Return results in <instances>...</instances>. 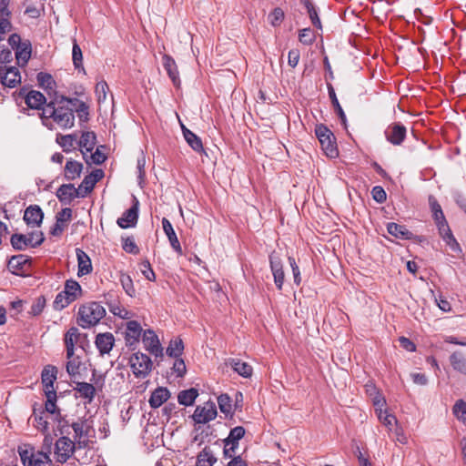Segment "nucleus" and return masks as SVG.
I'll use <instances>...</instances> for the list:
<instances>
[{"instance_id":"obj_9","label":"nucleus","mask_w":466,"mask_h":466,"mask_svg":"<svg viewBox=\"0 0 466 466\" xmlns=\"http://www.w3.org/2000/svg\"><path fill=\"white\" fill-rule=\"evenodd\" d=\"M388 142L393 146H400L407 136V128L400 122L390 124L384 131Z\"/></svg>"},{"instance_id":"obj_57","label":"nucleus","mask_w":466,"mask_h":466,"mask_svg":"<svg viewBox=\"0 0 466 466\" xmlns=\"http://www.w3.org/2000/svg\"><path fill=\"white\" fill-rule=\"evenodd\" d=\"M299 40L303 45L309 46L315 41V35L310 28H304L299 31Z\"/></svg>"},{"instance_id":"obj_27","label":"nucleus","mask_w":466,"mask_h":466,"mask_svg":"<svg viewBox=\"0 0 466 466\" xmlns=\"http://www.w3.org/2000/svg\"><path fill=\"white\" fill-rule=\"evenodd\" d=\"M170 397V392L167 388L158 387L152 393L149 398V405L153 409L160 407Z\"/></svg>"},{"instance_id":"obj_59","label":"nucleus","mask_w":466,"mask_h":466,"mask_svg":"<svg viewBox=\"0 0 466 466\" xmlns=\"http://www.w3.org/2000/svg\"><path fill=\"white\" fill-rule=\"evenodd\" d=\"M80 361L76 359H68L66 362V372L70 377H74L79 374Z\"/></svg>"},{"instance_id":"obj_42","label":"nucleus","mask_w":466,"mask_h":466,"mask_svg":"<svg viewBox=\"0 0 466 466\" xmlns=\"http://www.w3.org/2000/svg\"><path fill=\"white\" fill-rule=\"evenodd\" d=\"M36 80L40 87L46 91H53L56 88V81L48 73L40 72L36 76Z\"/></svg>"},{"instance_id":"obj_39","label":"nucleus","mask_w":466,"mask_h":466,"mask_svg":"<svg viewBox=\"0 0 466 466\" xmlns=\"http://www.w3.org/2000/svg\"><path fill=\"white\" fill-rule=\"evenodd\" d=\"M64 291L71 299H73V301L77 299L82 294L81 286L74 279H68L66 281Z\"/></svg>"},{"instance_id":"obj_32","label":"nucleus","mask_w":466,"mask_h":466,"mask_svg":"<svg viewBox=\"0 0 466 466\" xmlns=\"http://www.w3.org/2000/svg\"><path fill=\"white\" fill-rule=\"evenodd\" d=\"M96 137L94 132H83L78 142L79 147H81V151L83 153L84 158L86 159V153L92 152L96 146Z\"/></svg>"},{"instance_id":"obj_4","label":"nucleus","mask_w":466,"mask_h":466,"mask_svg":"<svg viewBox=\"0 0 466 466\" xmlns=\"http://www.w3.org/2000/svg\"><path fill=\"white\" fill-rule=\"evenodd\" d=\"M44 240L45 237L42 231H35L27 235L13 234L10 239L12 247L17 250H24L28 246L36 248L40 246Z\"/></svg>"},{"instance_id":"obj_24","label":"nucleus","mask_w":466,"mask_h":466,"mask_svg":"<svg viewBox=\"0 0 466 466\" xmlns=\"http://www.w3.org/2000/svg\"><path fill=\"white\" fill-rule=\"evenodd\" d=\"M57 370L55 366L47 365L44 368L41 374V380L44 387V392L46 390H55L54 382L56 380Z\"/></svg>"},{"instance_id":"obj_45","label":"nucleus","mask_w":466,"mask_h":466,"mask_svg":"<svg viewBox=\"0 0 466 466\" xmlns=\"http://www.w3.org/2000/svg\"><path fill=\"white\" fill-rule=\"evenodd\" d=\"M76 139L77 136L76 134H68L57 137L56 141L65 152H71L75 148Z\"/></svg>"},{"instance_id":"obj_49","label":"nucleus","mask_w":466,"mask_h":466,"mask_svg":"<svg viewBox=\"0 0 466 466\" xmlns=\"http://www.w3.org/2000/svg\"><path fill=\"white\" fill-rule=\"evenodd\" d=\"M452 412L466 426V401L458 400L452 408Z\"/></svg>"},{"instance_id":"obj_10","label":"nucleus","mask_w":466,"mask_h":466,"mask_svg":"<svg viewBox=\"0 0 466 466\" xmlns=\"http://www.w3.org/2000/svg\"><path fill=\"white\" fill-rule=\"evenodd\" d=\"M143 329L137 320H129L126 325L125 342L126 346L134 350L139 342Z\"/></svg>"},{"instance_id":"obj_63","label":"nucleus","mask_w":466,"mask_h":466,"mask_svg":"<svg viewBox=\"0 0 466 466\" xmlns=\"http://www.w3.org/2000/svg\"><path fill=\"white\" fill-rule=\"evenodd\" d=\"M373 199L378 203H383L387 198V194L383 187L376 186L371 190Z\"/></svg>"},{"instance_id":"obj_58","label":"nucleus","mask_w":466,"mask_h":466,"mask_svg":"<svg viewBox=\"0 0 466 466\" xmlns=\"http://www.w3.org/2000/svg\"><path fill=\"white\" fill-rule=\"evenodd\" d=\"M173 372L176 373L177 377L183 378L187 372L186 364L183 359L176 358L173 367Z\"/></svg>"},{"instance_id":"obj_31","label":"nucleus","mask_w":466,"mask_h":466,"mask_svg":"<svg viewBox=\"0 0 466 466\" xmlns=\"http://www.w3.org/2000/svg\"><path fill=\"white\" fill-rule=\"evenodd\" d=\"M83 170V164L73 159L66 161L65 166V178L68 181L75 180L80 177Z\"/></svg>"},{"instance_id":"obj_53","label":"nucleus","mask_w":466,"mask_h":466,"mask_svg":"<svg viewBox=\"0 0 466 466\" xmlns=\"http://www.w3.org/2000/svg\"><path fill=\"white\" fill-rule=\"evenodd\" d=\"M109 310L113 315L117 316L123 319H128L131 317L130 312L118 303L109 304Z\"/></svg>"},{"instance_id":"obj_36","label":"nucleus","mask_w":466,"mask_h":466,"mask_svg":"<svg viewBox=\"0 0 466 466\" xmlns=\"http://www.w3.org/2000/svg\"><path fill=\"white\" fill-rule=\"evenodd\" d=\"M198 396V390L191 388L189 390L180 391L177 396V401L180 405L191 406L195 402Z\"/></svg>"},{"instance_id":"obj_30","label":"nucleus","mask_w":466,"mask_h":466,"mask_svg":"<svg viewBox=\"0 0 466 466\" xmlns=\"http://www.w3.org/2000/svg\"><path fill=\"white\" fill-rule=\"evenodd\" d=\"M450 364L452 369L463 375H466V354L461 350H456L451 354Z\"/></svg>"},{"instance_id":"obj_26","label":"nucleus","mask_w":466,"mask_h":466,"mask_svg":"<svg viewBox=\"0 0 466 466\" xmlns=\"http://www.w3.org/2000/svg\"><path fill=\"white\" fill-rule=\"evenodd\" d=\"M76 253L78 263L77 275L81 277L91 273L92 264L89 256L81 248H76Z\"/></svg>"},{"instance_id":"obj_46","label":"nucleus","mask_w":466,"mask_h":466,"mask_svg":"<svg viewBox=\"0 0 466 466\" xmlns=\"http://www.w3.org/2000/svg\"><path fill=\"white\" fill-rule=\"evenodd\" d=\"M10 15L11 12L8 6H5V10H4L3 6H0V40L3 39V35L11 28Z\"/></svg>"},{"instance_id":"obj_1","label":"nucleus","mask_w":466,"mask_h":466,"mask_svg":"<svg viewBox=\"0 0 466 466\" xmlns=\"http://www.w3.org/2000/svg\"><path fill=\"white\" fill-rule=\"evenodd\" d=\"M77 98L61 96L47 103L41 111L42 123L50 130L56 128L68 129L74 127L75 115L71 106H76Z\"/></svg>"},{"instance_id":"obj_6","label":"nucleus","mask_w":466,"mask_h":466,"mask_svg":"<svg viewBox=\"0 0 466 466\" xmlns=\"http://www.w3.org/2000/svg\"><path fill=\"white\" fill-rule=\"evenodd\" d=\"M130 366L137 378H146L151 371L153 363L145 353L136 352L130 357Z\"/></svg>"},{"instance_id":"obj_19","label":"nucleus","mask_w":466,"mask_h":466,"mask_svg":"<svg viewBox=\"0 0 466 466\" xmlns=\"http://www.w3.org/2000/svg\"><path fill=\"white\" fill-rule=\"evenodd\" d=\"M44 218V212L38 205H30L25 210L24 220L28 226L39 227Z\"/></svg>"},{"instance_id":"obj_54","label":"nucleus","mask_w":466,"mask_h":466,"mask_svg":"<svg viewBox=\"0 0 466 466\" xmlns=\"http://www.w3.org/2000/svg\"><path fill=\"white\" fill-rule=\"evenodd\" d=\"M76 111L77 113V117L80 122H86L89 119V107L88 106L83 102L79 101L76 102Z\"/></svg>"},{"instance_id":"obj_37","label":"nucleus","mask_w":466,"mask_h":466,"mask_svg":"<svg viewBox=\"0 0 466 466\" xmlns=\"http://www.w3.org/2000/svg\"><path fill=\"white\" fill-rule=\"evenodd\" d=\"M300 3L305 6L307 9L309 17L312 23V25L317 27L318 29L322 28L321 21L319 17V13L315 5L309 1V0H299Z\"/></svg>"},{"instance_id":"obj_22","label":"nucleus","mask_w":466,"mask_h":466,"mask_svg":"<svg viewBox=\"0 0 466 466\" xmlns=\"http://www.w3.org/2000/svg\"><path fill=\"white\" fill-rule=\"evenodd\" d=\"M162 227H163V230H164L165 234L167 235V237L169 240V243H170L172 248L178 255H182L183 252H182L180 243L178 241L176 232L173 228L172 224L170 223V221L167 218H162Z\"/></svg>"},{"instance_id":"obj_50","label":"nucleus","mask_w":466,"mask_h":466,"mask_svg":"<svg viewBox=\"0 0 466 466\" xmlns=\"http://www.w3.org/2000/svg\"><path fill=\"white\" fill-rule=\"evenodd\" d=\"M72 60H73L74 66L76 69H80V68L84 69L82 50L76 39H74V42H73Z\"/></svg>"},{"instance_id":"obj_38","label":"nucleus","mask_w":466,"mask_h":466,"mask_svg":"<svg viewBox=\"0 0 466 466\" xmlns=\"http://www.w3.org/2000/svg\"><path fill=\"white\" fill-rule=\"evenodd\" d=\"M216 462L217 458L208 447H205L197 457V466H213Z\"/></svg>"},{"instance_id":"obj_8","label":"nucleus","mask_w":466,"mask_h":466,"mask_svg":"<svg viewBox=\"0 0 466 466\" xmlns=\"http://www.w3.org/2000/svg\"><path fill=\"white\" fill-rule=\"evenodd\" d=\"M245 429L242 426H237L230 430L228 436L224 440V456L231 458L235 455L236 449L238 447V441L245 435Z\"/></svg>"},{"instance_id":"obj_17","label":"nucleus","mask_w":466,"mask_h":466,"mask_svg":"<svg viewBox=\"0 0 466 466\" xmlns=\"http://www.w3.org/2000/svg\"><path fill=\"white\" fill-rule=\"evenodd\" d=\"M56 197L62 204L69 205L76 198H85V194L73 184H63L58 187Z\"/></svg>"},{"instance_id":"obj_33","label":"nucleus","mask_w":466,"mask_h":466,"mask_svg":"<svg viewBox=\"0 0 466 466\" xmlns=\"http://www.w3.org/2000/svg\"><path fill=\"white\" fill-rule=\"evenodd\" d=\"M31 43L26 40L23 41V44L15 49V58L19 65L25 66L27 64L31 56Z\"/></svg>"},{"instance_id":"obj_43","label":"nucleus","mask_w":466,"mask_h":466,"mask_svg":"<svg viewBox=\"0 0 466 466\" xmlns=\"http://www.w3.org/2000/svg\"><path fill=\"white\" fill-rule=\"evenodd\" d=\"M185 140L188 146L196 152L200 153L204 151L203 144L199 137L190 130L185 131Z\"/></svg>"},{"instance_id":"obj_2","label":"nucleus","mask_w":466,"mask_h":466,"mask_svg":"<svg viewBox=\"0 0 466 466\" xmlns=\"http://www.w3.org/2000/svg\"><path fill=\"white\" fill-rule=\"evenodd\" d=\"M105 315V308L98 302L91 301L79 308L77 324L83 329H89L96 326Z\"/></svg>"},{"instance_id":"obj_11","label":"nucleus","mask_w":466,"mask_h":466,"mask_svg":"<svg viewBox=\"0 0 466 466\" xmlns=\"http://www.w3.org/2000/svg\"><path fill=\"white\" fill-rule=\"evenodd\" d=\"M270 269L274 278V283L279 290H282L285 281L283 263L279 255L273 251L269 255Z\"/></svg>"},{"instance_id":"obj_23","label":"nucleus","mask_w":466,"mask_h":466,"mask_svg":"<svg viewBox=\"0 0 466 466\" xmlns=\"http://www.w3.org/2000/svg\"><path fill=\"white\" fill-rule=\"evenodd\" d=\"M74 390L78 393L79 397L84 399L86 403L90 404L96 395V388L93 384L87 382H75Z\"/></svg>"},{"instance_id":"obj_13","label":"nucleus","mask_w":466,"mask_h":466,"mask_svg":"<svg viewBox=\"0 0 466 466\" xmlns=\"http://www.w3.org/2000/svg\"><path fill=\"white\" fill-rule=\"evenodd\" d=\"M75 432L74 441L77 444V448H86L88 444L87 438L89 436L90 425L87 420H81L71 424Z\"/></svg>"},{"instance_id":"obj_41","label":"nucleus","mask_w":466,"mask_h":466,"mask_svg":"<svg viewBox=\"0 0 466 466\" xmlns=\"http://www.w3.org/2000/svg\"><path fill=\"white\" fill-rule=\"evenodd\" d=\"M45 395L46 401L45 403V410L50 414H56L60 416V412L56 407V390H46Z\"/></svg>"},{"instance_id":"obj_21","label":"nucleus","mask_w":466,"mask_h":466,"mask_svg":"<svg viewBox=\"0 0 466 466\" xmlns=\"http://www.w3.org/2000/svg\"><path fill=\"white\" fill-rule=\"evenodd\" d=\"M162 64L172 83L178 86L180 85V78L175 60L169 55H164L162 56Z\"/></svg>"},{"instance_id":"obj_62","label":"nucleus","mask_w":466,"mask_h":466,"mask_svg":"<svg viewBox=\"0 0 466 466\" xmlns=\"http://www.w3.org/2000/svg\"><path fill=\"white\" fill-rule=\"evenodd\" d=\"M95 185L96 184H94L91 180V177L86 176L82 180L81 184L78 186L77 189H79V191L85 194L86 197L93 190Z\"/></svg>"},{"instance_id":"obj_25","label":"nucleus","mask_w":466,"mask_h":466,"mask_svg":"<svg viewBox=\"0 0 466 466\" xmlns=\"http://www.w3.org/2000/svg\"><path fill=\"white\" fill-rule=\"evenodd\" d=\"M439 232L442 238V239L445 241L447 246L451 248V251L461 253V248L460 247V244L455 239L454 236L452 235V232L449 227L448 224H441L440 227Z\"/></svg>"},{"instance_id":"obj_56","label":"nucleus","mask_w":466,"mask_h":466,"mask_svg":"<svg viewBox=\"0 0 466 466\" xmlns=\"http://www.w3.org/2000/svg\"><path fill=\"white\" fill-rule=\"evenodd\" d=\"M139 268L143 276L149 281H154L156 279L155 272L147 259L143 260L139 264Z\"/></svg>"},{"instance_id":"obj_14","label":"nucleus","mask_w":466,"mask_h":466,"mask_svg":"<svg viewBox=\"0 0 466 466\" xmlns=\"http://www.w3.org/2000/svg\"><path fill=\"white\" fill-rule=\"evenodd\" d=\"M0 81L7 87H15L21 82L20 72L15 66H0Z\"/></svg>"},{"instance_id":"obj_55","label":"nucleus","mask_w":466,"mask_h":466,"mask_svg":"<svg viewBox=\"0 0 466 466\" xmlns=\"http://www.w3.org/2000/svg\"><path fill=\"white\" fill-rule=\"evenodd\" d=\"M268 19L271 25H279L284 19L283 10L280 7L274 8L273 11L268 15Z\"/></svg>"},{"instance_id":"obj_34","label":"nucleus","mask_w":466,"mask_h":466,"mask_svg":"<svg viewBox=\"0 0 466 466\" xmlns=\"http://www.w3.org/2000/svg\"><path fill=\"white\" fill-rule=\"evenodd\" d=\"M387 230L389 234L402 239H410L412 235L405 226L394 222L388 223Z\"/></svg>"},{"instance_id":"obj_18","label":"nucleus","mask_w":466,"mask_h":466,"mask_svg":"<svg viewBox=\"0 0 466 466\" xmlns=\"http://www.w3.org/2000/svg\"><path fill=\"white\" fill-rule=\"evenodd\" d=\"M82 337H86L79 332L76 327H71L65 335V345L66 350V358L71 359L75 354V346L80 342Z\"/></svg>"},{"instance_id":"obj_60","label":"nucleus","mask_w":466,"mask_h":466,"mask_svg":"<svg viewBox=\"0 0 466 466\" xmlns=\"http://www.w3.org/2000/svg\"><path fill=\"white\" fill-rule=\"evenodd\" d=\"M107 90L108 86L106 81H100L96 84L95 92L98 102L106 100Z\"/></svg>"},{"instance_id":"obj_29","label":"nucleus","mask_w":466,"mask_h":466,"mask_svg":"<svg viewBox=\"0 0 466 466\" xmlns=\"http://www.w3.org/2000/svg\"><path fill=\"white\" fill-rule=\"evenodd\" d=\"M226 364L229 365L234 371L244 378H250L252 376L253 369L247 362L241 361L238 359H228Z\"/></svg>"},{"instance_id":"obj_5","label":"nucleus","mask_w":466,"mask_h":466,"mask_svg":"<svg viewBox=\"0 0 466 466\" xmlns=\"http://www.w3.org/2000/svg\"><path fill=\"white\" fill-rule=\"evenodd\" d=\"M77 444L66 436H61L55 443L54 457L56 462L65 463L70 459L75 451Z\"/></svg>"},{"instance_id":"obj_16","label":"nucleus","mask_w":466,"mask_h":466,"mask_svg":"<svg viewBox=\"0 0 466 466\" xmlns=\"http://www.w3.org/2000/svg\"><path fill=\"white\" fill-rule=\"evenodd\" d=\"M30 267V259L26 255H15L13 256L7 263L8 270L17 276L24 275Z\"/></svg>"},{"instance_id":"obj_52","label":"nucleus","mask_w":466,"mask_h":466,"mask_svg":"<svg viewBox=\"0 0 466 466\" xmlns=\"http://www.w3.org/2000/svg\"><path fill=\"white\" fill-rule=\"evenodd\" d=\"M72 302H74L73 299H71L63 290L56 295L54 300V308L56 310H62Z\"/></svg>"},{"instance_id":"obj_15","label":"nucleus","mask_w":466,"mask_h":466,"mask_svg":"<svg viewBox=\"0 0 466 466\" xmlns=\"http://www.w3.org/2000/svg\"><path fill=\"white\" fill-rule=\"evenodd\" d=\"M138 206L139 202L136 197L133 198V205L130 208L126 210L122 217H120L116 223L121 228H128L134 227L138 218Z\"/></svg>"},{"instance_id":"obj_3","label":"nucleus","mask_w":466,"mask_h":466,"mask_svg":"<svg viewBox=\"0 0 466 466\" xmlns=\"http://www.w3.org/2000/svg\"><path fill=\"white\" fill-rule=\"evenodd\" d=\"M315 134L325 155L330 158L337 157L339 150L334 134L323 124L316 126Z\"/></svg>"},{"instance_id":"obj_28","label":"nucleus","mask_w":466,"mask_h":466,"mask_svg":"<svg viewBox=\"0 0 466 466\" xmlns=\"http://www.w3.org/2000/svg\"><path fill=\"white\" fill-rule=\"evenodd\" d=\"M46 96L39 91L31 90L25 96V104L33 109H41L47 104Z\"/></svg>"},{"instance_id":"obj_40","label":"nucleus","mask_w":466,"mask_h":466,"mask_svg":"<svg viewBox=\"0 0 466 466\" xmlns=\"http://www.w3.org/2000/svg\"><path fill=\"white\" fill-rule=\"evenodd\" d=\"M376 415L380 421L386 426L390 431H392L393 425L398 422L395 415L389 413L387 410L377 409Z\"/></svg>"},{"instance_id":"obj_48","label":"nucleus","mask_w":466,"mask_h":466,"mask_svg":"<svg viewBox=\"0 0 466 466\" xmlns=\"http://www.w3.org/2000/svg\"><path fill=\"white\" fill-rule=\"evenodd\" d=\"M119 281H120L125 292L131 298L135 297L136 289L134 288V284H133V280H132L131 277L128 274L121 272L120 276H119Z\"/></svg>"},{"instance_id":"obj_51","label":"nucleus","mask_w":466,"mask_h":466,"mask_svg":"<svg viewBox=\"0 0 466 466\" xmlns=\"http://www.w3.org/2000/svg\"><path fill=\"white\" fill-rule=\"evenodd\" d=\"M218 404L221 412L226 415L232 414L231 399L228 394H221L218 398Z\"/></svg>"},{"instance_id":"obj_44","label":"nucleus","mask_w":466,"mask_h":466,"mask_svg":"<svg viewBox=\"0 0 466 466\" xmlns=\"http://www.w3.org/2000/svg\"><path fill=\"white\" fill-rule=\"evenodd\" d=\"M429 200H430V204H431V211L433 213V218H434V219L436 221V224L438 226V229H440V227L441 226V224H448V223H447V221L445 219V217L443 215L441 207L436 201V199L434 198L431 197Z\"/></svg>"},{"instance_id":"obj_61","label":"nucleus","mask_w":466,"mask_h":466,"mask_svg":"<svg viewBox=\"0 0 466 466\" xmlns=\"http://www.w3.org/2000/svg\"><path fill=\"white\" fill-rule=\"evenodd\" d=\"M45 411H41L39 415L35 413L34 422L35 426L42 432L47 431L48 422L45 418Z\"/></svg>"},{"instance_id":"obj_7","label":"nucleus","mask_w":466,"mask_h":466,"mask_svg":"<svg viewBox=\"0 0 466 466\" xmlns=\"http://www.w3.org/2000/svg\"><path fill=\"white\" fill-rule=\"evenodd\" d=\"M217 407L213 401H207L204 405L197 406L192 415L193 420L198 424H206L217 417Z\"/></svg>"},{"instance_id":"obj_47","label":"nucleus","mask_w":466,"mask_h":466,"mask_svg":"<svg viewBox=\"0 0 466 466\" xmlns=\"http://www.w3.org/2000/svg\"><path fill=\"white\" fill-rule=\"evenodd\" d=\"M184 350V344L181 339H171L167 348L166 353L172 358H178Z\"/></svg>"},{"instance_id":"obj_64","label":"nucleus","mask_w":466,"mask_h":466,"mask_svg":"<svg viewBox=\"0 0 466 466\" xmlns=\"http://www.w3.org/2000/svg\"><path fill=\"white\" fill-rule=\"evenodd\" d=\"M122 248L126 252L131 254H137L139 251L135 240L132 238H127L123 242Z\"/></svg>"},{"instance_id":"obj_20","label":"nucleus","mask_w":466,"mask_h":466,"mask_svg":"<svg viewBox=\"0 0 466 466\" xmlns=\"http://www.w3.org/2000/svg\"><path fill=\"white\" fill-rule=\"evenodd\" d=\"M95 344L101 355L108 354L115 344V337L110 332L99 333L96 337Z\"/></svg>"},{"instance_id":"obj_12","label":"nucleus","mask_w":466,"mask_h":466,"mask_svg":"<svg viewBox=\"0 0 466 466\" xmlns=\"http://www.w3.org/2000/svg\"><path fill=\"white\" fill-rule=\"evenodd\" d=\"M142 342L145 349L155 357L163 356V348L159 342L157 335L153 329H146L143 332Z\"/></svg>"},{"instance_id":"obj_35","label":"nucleus","mask_w":466,"mask_h":466,"mask_svg":"<svg viewBox=\"0 0 466 466\" xmlns=\"http://www.w3.org/2000/svg\"><path fill=\"white\" fill-rule=\"evenodd\" d=\"M328 92H329V96L331 100L332 106H333L334 109L336 110V112L340 119L341 124L344 126V127H347L346 115L337 98L335 90H334L332 85H330V84L328 85Z\"/></svg>"}]
</instances>
